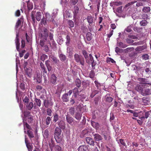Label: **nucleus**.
<instances>
[{
  "mask_svg": "<svg viewBox=\"0 0 151 151\" xmlns=\"http://www.w3.org/2000/svg\"><path fill=\"white\" fill-rule=\"evenodd\" d=\"M51 58L55 63H57L59 62V60L55 57L52 56L51 57Z\"/></svg>",
  "mask_w": 151,
  "mask_h": 151,
  "instance_id": "nucleus-55",
  "label": "nucleus"
},
{
  "mask_svg": "<svg viewBox=\"0 0 151 151\" xmlns=\"http://www.w3.org/2000/svg\"><path fill=\"white\" fill-rule=\"evenodd\" d=\"M27 117L28 120H27L28 122L29 123L33 122V117L32 115H29Z\"/></svg>",
  "mask_w": 151,
  "mask_h": 151,
  "instance_id": "nucleus-47",
  "label": "nucleus"
},
{
  "mask_svg": "<svg viewBox=\"0 0 151 151\" xmlns=\"http://www.w3.org/2000/svg\"><path fill=\"white\" fill-rule=\"evenodd\" d=\"M29 100L28 98V97H27V96H26L25 98L23 99V101L25 104V105L27 104H28L29 103Z\"/></svg>",
  "mask_w": 151,
  "mask_h": 151,
  "instance_id": "nucleus-52",
  "label": "nucleus"
},
{
  "mask_svg": "<svg viewBox=\"0 0 151 151\" xmlns=\"http://www.w3.org/2000/svg\"><path fill=\"white\" fill-rule=\"evenodd\" d=\"M50 63V61L49 60H47L45 62V64L47 69V70L49 72L51 71L52 69V67Z\"/></svg>",
  "mask_w": 151,
  "mask_h": 151,
  "instance_id": "nucleus-18",
  "label": "nucleus"
},
{
  "mask_svg": "<svg viewBox=\"0 0 151 151\" xmlns=\"http://www.w3.org/2000/svg\"><path fill=\"white\" fill-rule=\"evenodd\" d=\"M134 49V48L133 47H128L125 49L124 51L125 52H127L133 50Z\"/></svg>",
  "mask_w": 151,
  "mask_h": 151,
  "instance_id": "nucleus-59",
  "label": "nucleus"
},
{
  "mask_svg": "<svg viewBox=\"0 0 151 151\" xmlns=\"http://www.w3.org/2000/svg\"><path fill=\"white\" fill-rule=\"evenodd\" d=\"M86 139L88 144L92 146L94 145V141L91 138L89 137H86Z\"/></svg>",
  "mask_w": 151,
  "mask_h": 151,
  "instance_id": "nucleus-20",
  "label": "nucleus"
},
{
  "mask_svg": "<svg viewBox=\"0 0 151 151\" xmlns=\"http://www.w3.org/2000/svg\"><path fill=\"white\" fill-rule=\"evenodd\" d=\"M73 91L74 94L75 96L76 97L78 94L79 91L78 88L75 87L73 90Z\"/></svg>",
  "mask_w": 151,
  "mask_h": 151,
  "instance_id": "nucleus-44",
  "label": "nucleus"
},
{
  "mask_svg": "<svg viewBox=\"0 0 151 151\" xmlns=\"http://www.w3.org/2000/svg\"><path fill=\"white\" fill-rule=\"evenodd\" d=\"M68 24L69 26H70V27H74V22L71 20H69L68 21Z\"/></svg>",
  "mask_w": 151,
  "mask_h": 151,
  "instance_id": "nucleus-60",
  "label": "nucleus"
},
{
  "mask_svg": "<svg viewBox=\"0 0 151 151\" xmlns=\"http://www.w3.org/2000/svg\"><path fill=\"white\" fill-rule=\"evenodd\" d=\"M59 128L62 129H64L65 127V124L64 122L62 120H60L57 122Z\"/></svg>",
  "mask_w": 151,
  "mask_h": 151,
  "instance_id": "nucleus-15",
  "label": "nucleus"
},
{
  "mask_svg": "<svg viewBox=\"0 0 151 151\" xmlns=\"http://www.w3.org/2000/svg\"><path fill=\"white\" fill-rule=\"evenodd\" d=\"M116 140L117 141V142L119 144V145L121 144L124 146H125L126 148H127V146H126L125 143L123 139H120L119 140L116 139Z\"/></svg>",
  "mask_w": 151,
  "mask_h": 151,
  "instance_id": "nucleus-33",
  "label": "nucleus"
},
{
  "mask_svg": "<svg viewBox=\"0 0 151 151\" xmlns=\"http://www.w3.org/2000/svg\"><path fill=\"white\" fill-rule=\"evenodd\" d=\"M19 34L17 33L16 34V37L15 39V43L16 45V49L17 50L19 51L20 43L19 39Z\"/></svg>",
  "mask_w": 151,
  "mask_h": 151,
  "instance_id": "nucleus-13",
  "label": "nucleus"
},
{
  "mask_svg": "<svg viewBox=\"0 0 151 151\" xmlns=\"http://www.w3.org/2000/svg\"><path fill=\"white\" fill-rule=\"evenodd\" d=\"M48 58V56L45 54H42L40 57V60L44 62L45 60Z\"/></svg>",
  "mask_w": 151,
  "mask_h": 151,
  "instance_id": "nucleus-51",
  "label": "nucleus"
},
{
  "mask_svg": "<svg viewBox=\"0 0 151 151\" xmlns=\"http://www.w3.org/2000/svg\"><path fill=\"white\" fill-rule=\"evenodd\" d=\"M115 52L119 54V53H122L123 52V50L121 48H119L118 47H116L115 48Z\"/></svg>",
  "mask_w": 151,
  "mask_h": 151,
  "instance_id": "nucleus-46",
  "label": "nucleus"
},
{
  "mask_svg": "<svg viewBox=\"0 0 151 151\" xmlns=\"http://www.w3.org/2000/svg\"><path fill=\"white\" fill-rule=\"evenodd\" d=\"M74 59L76 61L80 64L83 66L84 64V59L83 57L76 53L74 55Z\"/></svg>",
  "mask_w": 151,
  "mask_h": 151,
  "instance_id": "nucleus-6",
  "label": "nucleus"
},
{
  "mask_svg": "<svg viewBox=\"0 0 151 151\" xmlns=\"http://www.w3.org/2000/svg\"><path fill=\"white\" fill-rule=\"evenodd\" d=\"M146 48V47L145 45L139 46L137 47L136 49L138 51H140L145 49Z\"/></svg>",
  "mask_w": 151,
  "mask_h": 151,
  "instance_id": "nucleus-50",
  "label": "nucleus"
},
{
  "mask_svg": "<svg viewBox=\"0 0 151 151\" xmlns=\"http://www.w3.org/2000/svg\"><path fill=\"white\" fill-rule=\"evenodd\" d=\"M150 11V8L149 6H144L142 9V11L144 13L149 12Z\"/></svg>",
  "mask_w": 151,
  "mask_h": 151,
  "instance_id": "nucleus-38",
  "label": "nucleus"
},
{
  "mask_svg": "<svg viewBox=\"0 0 151 151\" xmlns=\"http://www.w3.org/2000/svg\"><path fill=\"white\" fill-rule=\"evenodd\" d=\"M27 109L29 110H31L33 107L34 109L35 108L36 106H33V103L31 102L29 104L28 103L25 104Z\"/></svg>",
  "mask_w": 151,
  "mask_h": 151,
  "instance_id": "nucleus-17",
  "label": "nucleus"
},
{
  "mask_svg": "<svg viewBox=\"0 0 151 151\" xmlns=\"http://www.w3.org/2000/svg\"><path fill=\"white\" fill-rule=\"evenodd\" d=\"M106 147L104 148V150L106 151H111V149L112 147H109V146L105 145Z\"/></svg>",
  "mask_w": 151,
  "mask_h": 151,
  "instance_id": "nucleus-64",
  "label": "nucleus"
},
{
  "mask_svg": "<svg viewBox=\"0 0 151 151\" xmlns=\"http://www.w3.org/2000/svg\"><path fill=\"white\" fill-rule=\"evenodd\" d=\"M141 94L144 96H149L151 94V90L149 88H143Z\"/></svg>",
  "mask_w": 151,
  "mask_h": 151,
  "instance_id": "nucleus-11",
  "label": "nucleus"
},
{
  "mask_svg": "<svg viewBox=\"0 0 151 151\" xmlns=\"http://www.w3.org/2000/svg\"><path fill=\"white\" fill-rule=\"evenodd\" d=\"M45 41L44 40H41L40 41V45L41 47L45 46Z\"/></svg>",
  "mask_w": 151,
  "mask_h": 151,
  "instance_id": "nucleus-62",
  "label": "nucleus"
},
{
  "mask_svg": "<svg viewBox=\"0 0 151 151\" xmlns=\"http://www.w3.org/2000/svg\"><path fill=\"white\" fill-rule=\"evenodd\" d=\"M27 134L31 140V142H32V139L34 137V135L33 132L30 130H28L27 132Z\"/></svg>",
  "mask_w": 151,
  "mask_h": 151,
  "instance_id": "nucleus-19",
  "label": "nucleus"
},
{
  "mask_svg": "<svg viewBox=\"0 0 151 151\" xmlns=\"http://www.w3.org/2000/svg\"><path fill=\"white\" fill-rule=\"evenodd\" d=\"M35 101L36 105L39 107H40L41 104V101L40 99L35 98Z\"/></svg>",
  "mask_w": 151,
  "mask_h": 151,
  "instance_id": "nucleus-45",
  "label": "nucleus"
},
{
  "mask_svg": "<svg viewBox=\"0 0 151 151\" xmlns=\"http://www.w3.org/2000/svg\"><path fill=\"white\" fill-rule=\"evenodd\" d=\"M66 120L67 122L70 124H72L74 120V119L69 115L66 116Z\"/></svg>",
  "mask_w": 151,
  "mask_h": 151,
  "instance_id": "nucleus-23",
  "label": "nucleus"
},
{
  "mask_svg": "<svg viewBox=\"0 0 151 151\" xmlns=\"http://www.w3.org/2000/svg\"><path fill=\"white\" fill-rule=\"evenodd\" d=\"M43 104L44 106L46 108H48V107L49 104L51 106H52L53 105L52 104L50 103V101L46 99L44 100Z\"/></svg>",
  "mask_w": 151,
  "mask_h": 151,
  "instance_id": "nucleus-30",
  "label": "nucleus"
},
{
  "mask_svg": "<svg viewBox=\"0 0 151 151\" xmlns=\"http://www.w3.org/2000/svg\"><path fill=\"white\" fill-rule=\"evenodd\" d=\"M25 74L29 77H30L32 76V70L30 69L26 68L25 69Z\"/></svg>",
  "mask_w": 151,
  "mask_h": 151,
  "instance_id": "nucleus-24",
  "label": "nucleus"
},
{
  "mask_svg": "<svg viewBox=\"0 0 151 151\" xmlns=\"http://www.w3.org/2000/svg\"><path fill=\"white\" fill-rule=\"evenodd\" d=\"M94 136V139L96 141H99V147L101 146V148H104V144L101 141L102 137L101 135L98 134H93Z\"/></svg>",
  "mask_w": 151,
  "mask_h": 151,
  "instance_id": "nucleus-8",
  "label": "nucleus"
},
{
  "mask_svg": "<svg viewBox=\"0 0 151 151\" xmlns=\"http://www.w3.org/2000/svg\"><path fill=\"white\" fill-rule=\"evenodd\" d=\"M43 135L45 138H47L48 137L49 132L48 129H46L44 131Z\"/></svg>",
  "mask_w": 151,
  "mask_h": 151,
  "instance_id": "nucleus-32",
  "label": "nucleus"
},
{
  "mask_svg": "<svg viewBox=\"0 0 151 151\" xmlns=\"http://www.w3.org/2000/svg\"><path fill=\"white\" fill-rule=\"evenodd\" d=\"M105 101L107 102L110 103L112 101L113 99L110 96V94H107L104 97Z\"/></svg>",
  "mask_w": 151,
  "mask_h": 151,
  "instance_id": "nucleus-21",
  "label": "nucleus"
},
{
  "mask_svg": "<svg viewBox=\"0 0 151 151\" xmlns=\"http://www.w3.org/2000/svg\"><path fill=\"white\" fill-rule=\"evenodd\" d=\"M27 7L28 9L29 10L32 9L33 7V5L29 1H28L27 2Z\"/></svg>",
  "mask_w": 151,
  "mask_h": 151,
  "instance_id": "nucleus-42",
  "label": "nucleus"
},
{
  "mask_svg": "<svg viewBox=\"0 0 151 151\" xmlns=\"http://www.w3.org/2000/svg\"><path fill=\"white\" fill-rule=\"evenodd\" d=\"M86 19L87 22L89 24H91L93 22V19L91 15L87 16Z\"/></svg>",
  "mask_w": 151,
  "mask_h": 151,
  "instance_id": "nucleus-40",
  "label": "nucleus"
},
{
  "mask_svg": "<svg viewBox=\"0 0 151 151\" xmlns=\"http://www.w3.org/2000/svg\"><path fill=\"white\" fill-rule=\"evenodd\" d=\"M91 124L92 126L96 129H98L99 127V124L94 121H92L91 122Z\"/></svg>",
  "mask_w": 151,
  "mask_h": 151,
  "instance_id": "nucleus-34",
  "label": "nucleus"
},
{
  "mask_svg": "<svg viewBox=\"0 0 151 151\" xmlns=\"http://www.w3.org/2000/svg\"><path fill=\"white\" fill-rule=\"evenodd\" d=\"M132 67H133V70L135 71L136 74L138 77L140 76L141 75L143 76V73L144 72V69L142 67L135 65H132Z\"/></svg>",
  "mask_w": 151,
  "mask_h": 151,
  "instance_id": "nucleus-4",
  "label": "nucleus"
},
{
  "mask_svg": "<svg viewBox=\"0 0 151 151\" xmlns=\"http://www.w3.org/2000/svg\"><path fill=\"white\" fill-rule=\"evenodd\" d=\"M107 63L111 62L113 63H115L116 62L112 58H108L106 60Z\"/></svg>",
  "mask_w": 151,
  "mask_h": 151,
  "instance_id": "nucleus-58",
  "label": "nucleus"
},
{
  "mask_svg": "<svg viewBox=\"0 0 151 151\" xmlns=\"http://www.w3.org/2000/svg\"><path fill=\"white\" fill-rule=\"evenodd\" d=\"M23 21V18H20L18 19V20L16 23L15 27L16 29H17L19 26L21 25V22Z\"/></svg>",
  "mask_w": 151,
  "mask_h": 151,
  "instance_id": "nucleus-26",
  "label": "nucleus"
},
{
  "mask_svg": "<svg viewBox=\"0 0 151 151\" xmlns=\"http://www.w3.org/2000/svg\"><path fill=\"white\" fill-rule=\"evenodd\" d=\"M148 22L145 20H142L139 22V24L141 26H145L148 24Z\"/></svg>",
  "mask_w": 151,
  "mask_h": 151,
  "instance_id": "nucleus-39",
  "label": "nucleus"
},
{
  "mask_svg": "<svg viewBox=\"0 0 151 151\" xmlns=\"http://www.w3.org/2000/svg\"><path fill=\"white\" fill-rule=\"evenodd\" d=\"M61 130L58 127H57L54 131V137L56 141L59 143L61 142L62 140V138L60 136L61 133Z\"/></svg>",
  "mask_w": 151,
  "mask_h": 151,
  "instance_id": "nucleus-3",
  "label": "nucleus"
},
{
  "mask_svg": "<svg viewBox=\"0 0 151 151\" xmlns=\"http://www.w3.org/2000/svg\"><path fill=\"white\" fill-rule=\"evenodd\" d=\"M79 9L78 6H76L74 7L73 11L74 17H76L77 16L78 13Z\"/></svg>",
  "mask_w": 151,
  "mask_h": 151,
  "instance_id": "nucleus-25",
  "label": "nucleus"
},
{
  "mask_svg": "<svg viewBox=\"0 0 151 151\" xmlns=\"http://www.w3.org/2000/svg\"><path fill=\"white\" fill-rule=\"evenodd\" d=\"M47 17L46 18L44 17H43L42 19H41V21L40 23L41 24L42 23L44 25H46L47 24Z\"/></svg>",
  "mask_w": 151,
  "mask_h": 151,
  "instance_id": "nucleus-49",
  "label": "nucleus"
},
{
  "mask_svg": "<svg viewBox=\"0 0 151 151\" xmlns=\"http://www.w3.org/2000/svg\"><path fill=\"white\" fill-rule=\"evenodd\" d=\"M69 113L71 115H73L74 114L75 112V108L73 107L70 108L69 109Z\"/></svg>",
  "mask_w": 151,
  "mask_h": 151,
  "instance_id": "nucleus-53",
  "label": "nucleus"
},
{
  "mask_svg": "<svg viewBox=\"0 0 151 151\" xmlns=\"http://www.w3.org/2000/svg\"><path fill=\"white\" fill-rule=\"evenodd\" d=\"M25 142L28 151H32L33 148L32 143V142L31 143L30 142H28V140H27L26 137L25 138Z\"/></svg>",
  "mask_w": 151,
  "mask_h": 151,
  "instance_id": "nucleus-14",
  "label": "nucleus"
},
{
  "mask_svg": "<svg viewBox=\"0 0 151 151\" xmlns=\"http://www.w3.org/2000/svg\"><path fill=\"white\" fill-rule=\"evenodd\" d=\"M51 120V119L50 117L47 116V117L46 119L45 122L46 125H47V127H48V126L50 124Z\"/></svg>",
  "mask_w": 151,
  "mask_h": 151,
  "instance_id": "nucleus-48",
  "label": "nucleus"
},
{
  "mask_svg": "<svg viewBox=\"0 0 151 151\" xmlns=\"http://www.w3.org/2000/svg\"><path fill=\"white\" fill-rule=\"evenodd\" d=\"M82 116V114L77 112L75 115V118L78 120H80Z\"/></svg>",
  "mask_w": 151,
  "mask_h": 151,
  "instance_id": "nucleus-37",
  "label": "nucleus"
},
{
  "mask_svg": "<svg viewBox=\"0 0 151 151\" xmlns=\"http://www.w3.org/2000/svg\"><path fill=\"white\" fill-rule=\"evenodd\" d=\"M89 77L90 78H93L95 76V73L94 71L93 70H91L89 74Z\"/></svg>",
  "mask_w": 151,
  "mask_h": 151,
  "instance_id": "nucleus-54",
  "label": "nucleus"
},
{
  "mask_svg": "<svg viewBox=\"0 0 151 151\" xmlns=\"http://www.w3.org/2000/svg\"><path fill=\"white\" fill-rule=\"evenodd\" d=\"M49 31L47 28L44 27L42 32L40 34V36L43 39L45 40H47V38L49 37Z\"/></svg>",
  "mask_w": 151,
  "mask_h": 151,
  "instance_id": "nucleus-5",
  "label": "nucleus"
},
{
  "mask_svg": "<svg viewBox=\"0 0 151 151\" xmlns=\"http://www.w3.org/2000/svg\"><path fill=\"white\" fill-rule=\"evenodd\" d=\"M86 37L87 40L88 41H90L92 39V36L91 33L90 32H88L87 33Z\"/></svg>",
  "mask_w": 151,
  "mask_h": 151,
  "instance_id": "nucleus-36",
  "label": "nucleus"
},
{
  "mask_svg": "<svg viewBox=\"0 0 151 151\" xmlns=\"http://www.w3.org/2000/svg\"><path fill=\"white\" fill-rule=\"evenodd\" d=\"M56 77L55 76V74H52L51 76V82L52 84H55L56 83Z\"/></svg>",
  "mask_w": 151,
  "mask_h": 151,
  "instance_id": "nucleus-28",
  "label": "nucleus"
},
{
  "mask_svg": "<svg viewBox=\"0 0 151 151\" xmlns=\"http://www.w3.org/2000/svg\"><path fill=\"white\" fill-rule=\"evenodd\" d=\"M110 132H107L106 135H104V139L106 140L105 145L109 146V147H112L113 143L111 137L109 136Z\"/></svg>",
  "mask_w": 151,
  "mask_h": 151,
  "instance_id": "nucleus-7",
  "label": "nucleus"
},
{
  "mask_svg": "<svg viewBox=\"0 0 151 151\" xmlns=\"http://www.w3.org/2000/svg\"><path fill=\"white\" fill-rule=\"evenodd\" d=\"M59 57L60 61L63 62H67L68 61L66 56L62 53L61 52H59Z\"/></svg>",
  "mask_w": 151,
  "mask_h": 151,
  "instance_id": "nucleus-10",
  "label": "nucleus"
},
{
  "mask_svg": "<svg viewBox=\"0 0 151 151\" xmlns=\"http://www.w3.org/2000/svg\"><path fill=\"white\" fill-rule=\"evenodd\" d=\"M78 151H89L88 147L85 145L79 147Z\"/></svg>",
  "mask_w": 151,
  "mask_h": 151,
  "instance_id": "nucleus-22",
  "label": "nucleus"
},
{
  "mask_svg": "<svg viewBox=\"0 0 151 151\" xmlns=\"http://www.w3.org/2000/svg\"><path fill=\"white\" fill-rule=\"evenodd\" d=\"M23 124L24 127V129L25 130V128H26L27 129L30 130L32 129V128L31 127L27 122L23 121Z\"/></svg>",
  "mask_w": 151,
  "mask_h": 151,
  "instance_id": "nucleus-35",
  "label": "nucleus"
},
{
  "mask_svg": "<svg viewBox=\"0 0 151 151\" xmlns=\"http://www.w3.org/2000/svg\"><path fill=\"white\" fill-rule=\"evenodd\" d=\"M53 34L51 32H50L49 35V38L50 40L52 42V45H51V44L49 41V44L50 45V47H51L52 49L55 48L56 47V44L55 43L53 39Z\"/></svg>",
  "mask_w": 151,
  "mask_h": 151,
  "instance_id": "nucleus-9",
  "label": "nucleus"
},
{
  "mask_svg": "<svg viewBox=\"0 0 151 151\" xmlns=\"http://www.w3.org/2000/svg\"><path fill=\"white\" fill-rule=\"evenodd\" d=\"M46 111L47 115L50 116H51L52 115V111L51 109L50 108H47V109Z\"/></svg>",
  "mask_w": 151,
  "mask_h": 151,
  "instance_id": "nucleus-61",
  "label": "nucleus"
},
{
  "mask_svg": "<svg viewBox=\"0 0 151 151\" xmlns=\"http://www.w3.org/2000/svg\"><path fill=\"white\" fill-rule=\"evenodd\" d=\"M76 86L79 88L81 86V81L79 79H77L75 81Z\"/></svg>",
  "mask_w": 151,
  "mask_h": 151,
  "instance_id": "nucleus-43",
  "label": "nucleus"
},
{
  "mask_svg": "<svg viewBox=\"0 0 151 151\" xmlns=\"http://www.w3.org/2000/svg\"><path fill=\"white\" fill-rule=\"evenodd\" d=\"M40 68H41V70L42 71V72L43 73H47V71L43 63L42 62H40Z\"/></svg>",
  "mask_w": 151,
  "mask_h": 151,
  "instance_id": "nucleus-27",
  "label": "nucleus"
},
{
  "mask_svg": "<svg viewBox=\"0 0 151 151\" xmlns=\"http://www.w3.org/2000/svg\"><path fill=\"white\" fill-rule=\"evenodd\" d=\"M132 26L131 25H129L127 27V28L125 29L124 30V31H126L128 32H129L132 31Z\"/></svg>",
  "mask_w": 151,
  "mask_h": 151,
  "instance_id": "nucleus-56",
  "label": "nucleus"
},
{
  "mask_svg": "<svg viewBox=\"0 0 151 151\" xmlns=\"http://www.w3.org/2000/svg\"><path fill=\"white\" fill-rule=\"evenodd\" d=\"M141 16L143 20H147V19H150V18H148L149 16L147 14L143 13L141 15Z\"/></svg>",
  "mask_w": 151,
  "mask_h": 151,
  "instance_id": "nucleus-41",
  "label": "nucleus"
},
{
  "mask_svg": "<svg viewBox=\"0 0 151 151\" xmlns=\"http://www.w3.org/2000/svg\"><path fill=\"white\" fill-rule=\"evenodd\" d=\"M31 16L33 23L35 24L36 22L35 18L37 21H40L41 19L42 13L39 12L36 13L35 11L33 10L31 12Z\"/></svg>",
  "mask_w": 151,
  "mask_h": 151,
  "instance_id": "nucleus-2",
  "label": "nucleus"
},
{
  "mask_svg": "<svg viewBox=\"0 0 151 151\" xmlns=\"http://www.w3.org/2000/svg\"><path fill=\"white\" fill-rule=\"evenodd\" d=\"M68 96V93H64L63 95L62 98L63 102H67L68 101L69 98Z\"/></svg>",
  "mask_w": 151,
  "mask_h": 151,
  "instance_id": "nucleus-29",
  "label": "nucleus"
},
{
  "mask_svg": "<svg viewBox=\"0 0 151 151\" xmlns=\"http://www.w3.org/2000/svg\"><path fill=\"white\" fill-rule=\"evenodd\" d=\"M137 80L140 83L151 85V83L149 82L148 80L146 78H137Z\"/></svg>",
  "mask_w": 151,
  "mask_h": 151,
  "instance_id": "nucleus-12",
  "label": "nucleus"
},
{
  "mask_svg": "<svg viewBox=\"0 0 151 151\" xmlns=\"http://www.w3.org/2000/svg\"><path fill=\"white\" fill-rule=\"evenodd\" d=\"M142 101L145 103H147V102L148 101V98L146 97H143L142 99Z\"/></svg>",
  "mask_w": 151,
  "mask_h": 151,
  "instance_id": "nucleus-63",
  "label": "nucleus"
},
{
  "mask_svg": "<svg viewBox=\"0 0 151 151\" xmlns=\"http://www.w3.org/2000/svg\"><path fill=\"white\" fill-rule=\"evenodd\" d=\"M82 53L86 59V62L88 64H91V65L93 69H95V66L96 63L94 62L92 55L90 54L88 56L86 51L84 50H82Z\"/></svg>",
  "mask_w": 151,
  "mask_h": 151,
  "instance_id": "nucleus-1",
  "label": "nucleus"
},
{
  "mask_svg": "<svg viewBox=\"0 0 151 151\" xmlns=\"http://www.w3.org/2000/svg\"><path fill=\"white\" fill-rule=\"evenodd\" d=\"M59 118V116L57 113H55L53 115V122L55 123L58 121Z\"/></svg>",
  "mask_w": 151,
  "mask_h": 151,
  "instance_id": "nucleus-31",
  "label": "nucleus"
},
{
  "mask_svg": "<svg viewBox=\"0 0 151 151\" xmlns=\"http://www.w3.org/2000/svg\"><path fill=\"white\" fill-rule=\"evenodd\" d=\"M54 149L55 151H61L62 150L61 147L58 145L55 146Z\"/></svg>",
  "mask_w": 151,
  "mask_h": 151,
  "instance_id": "nucleus-57",
  "label": "nucleus"
},
{
  "mask_svg": "<svg viewBox=\"0 0 151 151\" xmlns=\"http://www.w3.org/2000/svg\"><path fill=\"white\" fill-rule=\"evenodd\" d=\"M143 88V86L141 84H137L134 88L135 90L139 92L140 94L142 92Z\"/></svg>",
  "mask_w": 151,
  "mask_h": 151,
  "instance_id": "nucleus-16",
  "label": "nucleus"
}]
</instances>
